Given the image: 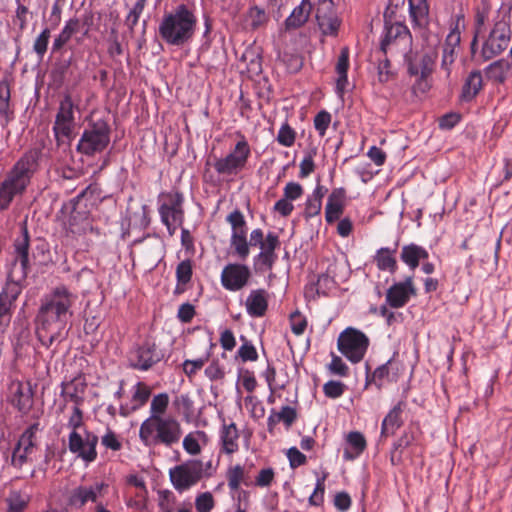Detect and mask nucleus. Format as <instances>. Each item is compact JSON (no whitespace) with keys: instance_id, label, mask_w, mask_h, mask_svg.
Masks as SVG:
<instances>
[{"instance_id":"f257e3e1","label":"nucleus","mask_w":512,"mask_h":512,"mask_svg":"<svg viewBox=\"0 0 512 512\" xmlns=\"http://www.w3.org/2000/svg\"><path fill=\"white\" fill-rule=\"evenodd\" d=\"M77 300V294L65 285L56 286L41 297L35 327L42 346L50 349L67 339L70 330L68 324L73 318V307ZM55 352L56 348L53 349Z\"/></svg>"},{"instance_id":"f03ea898","label":"nucleus","mask_w":512,"mask_h":512,"mask_svg":"<svg viewBox=\"0 0 512 512\" xmlns=\"http://www.w3.org/2000/svg\"><path fill=\"white\" fill-rule=\"evenodd\" d=\"M39 155V150L28 151L0 181V212L8 210L13 200L24 194L36 170Z\"/></svg>"},{"instance_id":"7ed1b4c3","label":"nucleus","mask_w":512,"mask_h":512,"mask_svg":"<svg viewBox=\"0 0 512 512\" xmlns=\"http://www.w3.org/2000/svg\"><path fill=\"white\" fill-rule=\"evenodd\" d=\"M438 50L435 45L422 46L420 49L410 50L402 58L407 67V73L415 77L411 92L416 98H422L432 88V75L436 68Z\"/></svg>"},{"instance_id":"20e7f679","label":"nucleus","mask_w":512,"mask_h":512,"mask_svg":"<svg viewBox=\"0 0 512 512\" xmlns=\"http://www.w3.org/2000/svg\"><path fill=\"white\" fill-rule=\"evenodd\" d=\"M196 27L197 17L194 12L187 5L180 4L163 15L158 30L166 44L182 47L192 40Z\"/></svg>"},{"instance_id":"39448f33","label":"nucleus","mask_w":512,"mask_h":512,"mask_svg":"<svg viewBox=\"0 0 512 512\" xmlns=\"http://www.w3.org/2000/svg\"><path fill=\"white\" fill-rule=\"evenodd\" d=\"M181 436V424L171 416L148 417L139 429V438L146 447H172L180 441Z\"/></svg>"},{"instance_id":"423d86ee","label":"nucleus","mask_w":512,"mask_h":512,"mask_svg":"<svg viewBox=\"0 0 512 512\" xmlns=\"http://www.w3.org/2000/svg\"><path fill=\"white\" fill-rule=\"evenodd\" d=\"M96 191V186L89 185L75 198L63 205L61 212L67 215L64 221L67 234L82 235L91 228L90 211L85 200L92 198Z\"/></svg>"},{"instance_id":"0eeeda50","label":"nucleus","mask_w":512,"mask_h":512,"mask_svg":"<svg viewBox=\"0 0 512 512\" xmlns=\"http://www.w3.org/2000/svg\"><path fill=\"white\" fill-rule=\"evenodd\" d=\"M413 43L412 35L408 27L400 22H385L380 50L386 56L384 67H388L390 60L388 57L397 59L403 58L410 50Z\"/></svg>"},{"instance_id":"6e6552de","label":"nucleus","mask_w":512,"mask_h":512,"mask_svg":"<svg viewBox=\"0 0 512 512\" xmlns=\"http://www.w3.org/2000/svg\"><path fill=\"white\" fill-rule=\"evenodd\" d=\"M111 129L105 120L90 123L83 131L77 151L86 156L103 152L110 143Z\"/></svg>"},{"instance_id":"1a4fd4ad","label":"nucleus","mask_w":512,"mask_h":512,"mask_svg":"<svg viewBox=\"0 0 512 512\" xmlns=\"http://www.w3.org/2000/svg\"><path fill=\"white\" fill-rule=\"evenodd\" d=\"M239 140L231 151L221 158H217L213 164L215 171L220 175L235 176L246 168L251 157V148L241 133H238Z\"/></svg>"},{"instance_id":"9d476101","label":"nucleus","mask_w":512,"mask_h":512,"mask_svg":"<svg viewBox=\"0 0 512 512\" xmlns=\"http://www.w3.org/2000/svg\"><path fill=\"white\" fill-rule=\"evenodd\" d=\"M337 347L349 361L359 363L368 350L369 338L362 331L347 327L339 334Z\"/></svg>"},{"instance_id":"9b49d317","label":"nucleus","mask_w":512,"mask_h":512,"mask_svg":"<svg viewBox=\"0 0 512 512\" xmlns=\"http://www.w3.org/2000/svg\"><path fill=\"white\" fill-rule=\"evenodd\" d=\"M165 201L159 206L162 223L172 235L184 221V196L179 191L167 192L161 195Z\"/></svg>"},{"instance_id":"f8f14e48","label":"nucleus","mask_w":512,"mask_h":512,"mask_svg":"<svg viewBox=\"0 0 512 512\" xmlns=\"http://www.w3.org/2000/svg\"><path fill=\"white\" fill-rule=\"evenodd\" d=\"M510 41L511 30L509 24L505 20L496 22L482 44L480 56L483 61L491 60L500 55L508 48Z\"/></svg>"},{"instance_id":"ddd939ff","label":"nucleus","mask_w":512,"mask_h":512,"mask_svg":"<svg viewBox=\"0 0 512 512\" xmlns=\"http://www.w3.org/2000/svg\"><path fill=\"white\" fill-rule=\"evenodd\" d=\"M203 476V463L200 460H189L171 468L170 481L178 492L189 490Z\"/></svg>"},{"instance_id":"4468645a","label":"nucleus","mask_w":512,"mask_h":512,"mask_svg":"<svg viewBox=\"0 0 512 512\" xmlns=\"http://www.w3.org/2000/svg\"><path fill=\"white\" fill-rule=\"evenodd\" d=\"M98 441V436L88 430H84L83 434L79 431H71L68 436V449L77 458L90 464L97 459Z\"/></svg>"},{"instance_id":"2eb2a0df","label":"nucleus","mask_w":512,"mask_h":512,"mask_svg":"<svg viewBox=\"0 0 512 512\" xmlns=\"http://www.w3.org/2000/svg\"><path fill=\"white\" fill-rule=\"evenodd\" d=\"M163 357L164 354L154 342L145 341L130 352L128 357L129 367L139 371H148L159 363Z\"/></svg>"},{"instance_id":"dca6fc26","label":"nucleus","mask_w":512,"mask_h":512,"mask_svg":"<svg viewBox=\"0 0 512 512\" xmlns=\"http://www.w3.org/2000/svg\"><path fill=\"white\" fill-rule=\"evenodd\" d=\"M74 107L75 105L69 94H66L59 103L53 125V133L58 142L61 138L70 139L73 134L75 126Z\"/></svg>"},{"instance_id":"f3484780","label":"nucleus","mask_w":512,"mask_h":512,"mask_svg":"<svg viewBox=\"0 0 512 512\" xmlns=\"http://www.w3.org/2000/svg\"><path fill=\"white\" fill-rule=\"evenodd\" d=\"M39 431V423L30 425L20 436L12 453L11 463L21 469L31 461V456L36 450V433Z\"/></svg>"},{"instance_id":"a211bd4d","label":"nucleus","mask_w":512,"mask_h":512,"mask_svg":"<svg viewBox=\"0 0 512 512\" xmlns=\"http://www.w3.org/2000/svg\"><path fill=\"white\" fill-rule=\"evenodd\" d=\"M251 277L248 266L239 263L227 264L221 272V284L228 291H239L244 288Z\"/></svg>"},{"instance_id":"6ab92c4d","label":"nucleus","mask_w":512,"mask_h":512,"mask_svg":"<svg viewBox=\"0 0 512 512\" xmlns=\"http://www.w3.org/2000/svg\"><path fill=\"white\" fill-rule=\"evenodd\" d=\"M316 19L321 32L326 36H337L341 19L338 17L332 0H320Z\"/></svg>"},{"instance_id":"aec40b11","label":"nucleus","mask_w":512,"mask_h":512,"mask_svg":"<svg viewBox=\"0 0 512 512\" xmlns=\"http://www.w3.org/2000/svg\"><path fill=\"white\" fill-rule=\"evenodd\" d=\"M417 289L412 276H408L404 281L396 282L391 285L386 292V303L391 308L399 309L404 307L411 299L416 296Z\"/></svg>"},{"instance_id":"412c9836","label":"nucleus","mask_w":512,"mask_h":512,"mask_svg":"<svg viewBox=\"0 0 512 512\" xmlns=\"http://www.w3.org/2000/svg\"><path fill=\"white\" fill-rule=\"evenodd\" d=\"M280 246L279 236L274 232L267 234V243L260 252L253 257V267L256 272H266L273 269L278 256L276 249Z\"/></svg>"},{"instance_id":"4be33fe9","label":"nucleus","mask_w":512,"mask_h":512,"mask_svg":"<svg viewBox=\"0 0 512 512\" xmlns=\"http://www.w3.org/2000/svg\"><path fill=\"white\" fill-rule=\"evenodd\" d=\"M346 202V189L334 188L328 196L325 206V219L328 224L338 220L344 212Z\"/></svg>"},{"instance_id":"5701e85b","label":"nucleus","mask_w":512,"mask_h":512,"mask_svg":"<svg viewBox=\"0 0 512 512\" xmlns=\"http://www.w3.org/2000/svg\"><path fill=\"white\" fill-rule=\"evenodd\" d=\"M151 396L150 387L144 382H137L133 386L132 397L130 404L120 406V415L127 417L131 413L142 408L149 400Z\"/></svg>"},{"instance_id":"b1692460","label":"nucleus","mask_w":512,"mask_h":512,"mask_svg":"<svg viewBox=\"0 0 512 512\" xmlns=\"http://www.w3.org/2000/svg\"><path fill=\"white\" fill-rule=\"evenodd\" d=\"M407 407L406 401H399L384 417L381 424V437H389L404 424L402 414Z\"/></svg>"},{"instance_id":"393cba45","label":"nucleus","mask_w":512,"mask_h":512,"mask_svg":"<svg viewBox=\"0 0 512 512\" xmlns=\"http://www.w3.org/2000/svg\"><path fill=\"white\" fill-rule=\"evenodd\" d=\"M246 311L254 318L263 317L268 310V293L265 289L251 290L245 301Z\"/></svg>"},{"instance_id":"a878e982","label":"nucleus","mask_w":512,"mask_h":512,"mask_svg":"<svg viewBox=\"0 0 512 512\" xmlns=\"http://www.w3.org/2000/svg\"><path fill=\"white\" fill-rule=\"evenodd\" d=\"M239 430L234 422L223 424L219 431L221 451L227 455L236 453L239 450Z\"/></svg>"},{"instance_id":"bb28decb","label":"nucleus","mask_w":512,"mask_h":512,"mask_svg":"<svg viewBox=\"0 0 512 512\" xmlns=\"http://www.w3.org/2000/svg\"><path fill=\"white\" fill-rule=\"evenodd\" d=\"M21 237L14 241V250L16 253V261L20 262V269L22 270V278H26L29 269V248L30 237L26 224L21 227Z\"/></svg>"},{"instance_id":"cd10ccee","label":"nucleus","mask_w":512,"mask_h":512,"mask_svg":"<svg viewBox=\"0 0 512 512\" xmlns=\"http://www.w3.org/2000/svg\"><path fill=\"white\" fill-rule=\"evenodd\" d=\"M429 253L423 247L416 243L403 245L400 252V259L410 270L414 271L421 261L428 260Z\"/></svg>"},{"instance_id":"c85d7f7f","label":"nucleus","mask_w":512,"mask_h":512,"mask_svg":"<svg viewBox=\"0 0 512 512\" xmlns=\"http://www.w3.org/2000/svg\"><path fill=\"white\" fill-rule=\"evenodd\" d=\"M107 487V485L103 482L95 483V485L87 487V486H79L73 490L70 496V503L76 507L84 506L88 501L96 502L98 493Z\"/></svg>"},{"instance_id":"c756f323","label":"nucleus","mask_w":512,"mask_h":512,"mask_svg":"<svg viewBox=\"0 0 512 512\" xmlns=\"http://www.w3.org/2000/svg\"><path fill=\"white\" fill-rule=\"evenodd\" d=\"M298 413L294 407L283 406L280 411L272 409L267 418V429L269 433H273L277 424L282 422L289 429L297 420Z\"/></svg>"},{"instance_id":"7c9ffc66","label":"nucleus","mask_w":512,"mask_h":512,"mask_svg":"<svg viewBox=\"0 0 512 512\" xmlns=\"http://www.w3.org/2000/svg\"><path fill=\"white\" fill-rule=\"evenodd\" d=\"M312 8L310 0H302L286 18L284 22L285 29L289 31L302 27L308 21Z\"/></svg>"},{"instance_id":"2f4dec72","label":"nucleus","mask_w":512,"mask_h":512,"mask_svg":"<svg viewBox=\"0 0 512 512\" xmlns=\"http://www.w3.org/2000/svg\"><path fill=\"white\" fill-rule=\"evenodd\" d=\"M349 57V47H342L335 66V71L338 74V78L336 80V92L341 96L344 94L348 84V70L350 66Z\"/></svg>"},{"instance_id":"473e14b6","label":"nucleus","mask_w":512,"mask_h":512,"mask_svg":"<svg viewBox=\"0 0 512 512\" xmlns=\"http://www.w3.org/2000/svg\"><path fill=\"white\" fill-rule=\"evenodd\" d=\"M397 248L381 247L373 256V261L376 267L380 271H388L394 274L398 269V263L396 259Z\"/></svg>"},{"instance_id":"72a5a7b5","label":"nucleus","mask_w":512,"mask_h":512,"mask_svg":"<svg viewBox=\"0 0 512 512\" xmlns=\"http://www.w3.org/2000/svg\"><path fill=\"white\" fill-rule=\"evenodd\" d=\"M346 442L349 448L344 450L345 460H354L359 457L367 447L364 435L358 431L349 432L346 436Z\"/></svg>"},{"instance_id":"f704fd0d","label":"nucleus","mask_w":512,"mask_h":512,"mask_svg":"<svg viewBox=\"0 0 512 512\" xmlns=\"http://www.w3.org/2000/svg\"><path fill=\"white\" fill-rule=\"evenodd\" d=\"M483 79L480 71H472L466 78L460 98L462 101L469 102L473 100L482 89Z\"/></svg>"},{"instance_id":"c9c22d12","label":"nucleus","mask_w":512,"mask_h":512,"mask_svg":"<svg viewBox=\"0 0 512 512\" xmlns=\"http://www.w3.org/2000/svg\"><path fill=\"white\" fill-rule=\"evenodd\" d=\"M398 368L396 362L393 359H389L386 363L377 367L371 375V380L376 383L378 388H381L384 380L390 382L397 381Z\"/></svg>"},{"instance_id":"e433bc0d","label":"nucleus","mask_w":512,"mask_h":512,"mask_svg":"<svg viewBox=\"0 0 512 512\" xmlns=\"http://www.w3.org/2000/svg\"><path fill=\"white\" fill-rule=\"evenodd\" d=\"M12 404L23 414L33 405V394L29 386L18 383L12 396Z\"/></svg>"},{"instance_id":"4c0bfd02","label":"nucleus","mask_w":512,"mask_h":512,"mask_svg":"<svg viewBox=\"0 0 512 512\" xmlns=\"http://www.w3.org/2000/svg\"><path fill=\"white\" fill-rule=\"evenodd\" d=\"M80 29V21L77 18L69 19L59 35L54 39L52 45V52L56 53L66 45L71 37L76 34Z\"/></svg>"},{"instance_id":"58836bf2","label":"nucleus","mask_w":512,"mask_h":512,"mask_svg":"<svg viewBox=\"0 0 512 512\" xmlns=\"http://www.w3.org/2000/svg\"><path fill=\"white\" fill-rule=\"evenodd\" d=\"M14 272L13 269L11 273L9 274V280L7 281L5 287L3 288L2 292L0 293V298H3V300L11 303L14 305L15 301L19 297V295L22 292L23 289V282L26 278H22V273L20 274L18 279H14Z\"/></svg>"},{"instance_id":"ea45409f","label":"nucleus","mask_w":512,"mask_h":512,"mask_svg":"<svg viewBox=\"0 0 512 512\" xmlns=\"http://www.w3.org/2000/svg\"><path fill=\"white\" fill-rule=\"evenodd\" d=\"M85 388V383L74 379L68 383H63L62 395L66 400L73 402L74 406L80 407L84 402L83 394L85 392Z\"/></svg>"},{"instance_id":"a19ab883","label":"nucleus","mask_w":512,"mask_h":512,"mask_svg":"<svg viewBox=\"0 0 512 512\" xmlns=\"http://www.w3.org/2000/svg\"><path fill=\"white\" fill-rule=\"evenodd\" d=\"M511 70V63L506 59L494 61L485 69L486 76L497 83H504Z\"/></svg>"},{"instance_id":"79ce46f5","label":"nucleus","mask_w":512,"mask_h":512,"mask_svg":"<svg viewBox=\"0 0 512 512\" xmlns=\"http://www.w3.org/2000/svg\"><path fill=\"white\" fill-rule=\"evenodd\" d=\"M230 247L233 254L241 260H246L250 254V247L247 240V231L231 233Z\"/></svg>"},{"instance_id":"37998d69","label":"nucleus","mask_w":512,"mask_h":512,"mask_svg":"<svg viewBox=\"0 0 512 512\" xmlns=\"http://www.w3.org/2000/svg\"><path fill=\"white\" fill-rule=\"evenodd\" d=\"M175 274L177 285L174 292L179 294L184 291V286L188 284L192 279V261L190 259L181 261L176 267Z\"/></svg>"},{"instance_id":"c03bdc74","label":"nucleus","mask_w":512,"mask_h":512,"mask_svg":"<svg viewBox=\"0 0 512 512\" xmlns=\"http://www.w3.org/2000/svg\"><path fill=\"white\" fill-rule=\"evenodd\" d=\"M465 29V19L463 15H456L451 23L450 31L446 36L444 45L458 48L461 42V32Z\"/></svg>"},{"instance_id":"a18cd8bd","label":"nucleus","mask_w":512,"mask_h":512,"mask_svg":"<svg viewBox=\"0 0 512 512\" xmlns=\"http://www.w3.org/2000/svg\"><path fill=\"white\" fill-rule=\"evenodd\" d=\"M410 16L413 22L422 26L427 22L429 7L427 0H409Z\"/></svg>"},{"instance_id":"49530a36","label":"nucleus","mask_w":512,"mask_h":512,"mask_svg":"<svg viewBox=\"0 0 512 512\" xmlns=\"http://www.w3.org/2000/svg\"><path fill=\"white\" fill-rule=\"evenodd\" d=\"M7 504L6 512H24L29 503V497L18 490L10 491L5 498Z\"/></svg>"},{"instance_id":"de8ad7c7","label":"nucleus","mask_w":512,"mask_h":512,"mask_svg":"<svg viewBox=\"0 0 512 512\" xmlns=\"http://www.w3.org/2000/svg\"><path fill=\"white\" fill-rule=\"evenodd\" d=\"M226 478L230 491L239 490L244 480V467L240 464L230 466L226 472Z\"/></svg>"},{"instance_id":"09e8293b","label":"nucleus","mask_w":512,"mask_h":512,"mask_svg":"<svg viewBox=\"0 0 512 512\" xmlns=\"http://www.w3.org/2000/svg\"><path fill=\"white\" fill-rule=\"evenodd\" d=\"M158 495V507L161 512H174L177 504V497L175 494L168 489L159 490Z\"/></svg>"},{"instance_id":"8fccbe9b","label":"nucleus","mask_w":512,"mask_h":512,"mask_svg":"<svg viewBox=\"0 0 512 512\" xmlns=\"http://www.w3.org/2000/svg\"><path fill=\"white\" fill-rule=\"evenodd\" d=\"M169 405V396L167 393H159L154 395L150 404V416L149 417H164Z\"/></svg>"},{"instance_id":"3c124183","label":"nucleus","mask_w":512,"mask_h":512,"mask_svg":"<svg viewBox=\"0 0 512 512\" xmlns=\"http://www.w3.org/2000/svg\"><path fill=\"white\" fill-rule=\"evenodd\" d=\"M328 474L324 473L321 477L317 478L316 485L313 493L309 497V504L312 506L319 507L324 503L325 494V480Z\"/></svg>"},{"instance_id":"603ef678","label":"nucleus","mask_w":512,"mask_h":512,"mask_svg":"<svg viewBox=\"0 0 512 512\" xmlns=\"http://www.w3.org/2000/svg\"><path fill=\"white\" fill-rule=\"evenodd\" d=\"M240 339L243 342V344L239 347L237 351L238 357L243 362L256 361L258 359V353L255 346L250 341H248L244 336H241Z\"/></svg>"},{"instance_id":"864d4df0","label":"nucleus","mask_w":512,"mask_h":512,"mask_svg":"<svg viewBox=\"0 0 512 512\" xmlns=\"http://www.w3.org/2000/svg\"><path fill=\"white\" fill-rule=\"evenodd\" d=\"M277 142L285 147H291L295 143L296 132L295 130L286 122L284 123L277 134Z\"/></svg>"},{"instance_id":"5fc2aeb1","label":"nucleus","mask_w":512,"mask_h":512,"mask_svg":"<svg viewBox=\"0 0 512 512\" xmlns=\"http://www.w3.org/2000/svg\"><path fill=\"white\" fill-rule=\"evenodd\" d=\"M51 36V30L44 28L39 36L35 39L33 44V51L38 55L39 58H43L47 51L49 39Z\"/></svg>"},{"instance_id":"6e6d98bb","label":"nucleus","mask_w":512,"mask_h":512,"mask_svg":"<svg viewBox=\"0 0 512 512\" xmlns=\"http://www.w3.org/2000/svg\"><path fill=\"white\" fill-rule=\"evenodd\" d=\"M226 221L230 224L232 233H235L236 231H247L245 217L239 209H236L233 212H231L226 217Z\"/></svg>"},{"instance_id":"4d7b16f0","label":"nucleus","mask_w":512,"mask_h":512,"mask_svg":"<svg viewBox=\"0 0 512 512\" xmlns=\"http://www.w3.org/2000/svg\"><path fill=\"white\" fill-rule=\"evenodd\" d=\"M196 435H204V432L189 433L183 439V448L190 455H198L201 452V446Z\"/></svg>"},{"instance_id":"13d9d810","label":"nucleus","mask_w":512,"mask_h":512,"mask_svg":"<svg viewBox=\"0 0 512 512\" xmlns=\"http://www.w3.org/2000/svg\"><path fill=\"white\" fill-rule=\"evenodd\" d=\"M322 210V202L317 201L315 199H312L310 197H307L305 203H304V210H303V218L306 221L311 220L314 217H317L320 215Z\"/></svg>"},{"instance_id":"bf43d9fd","label":"nucleus","mask_w":512,"mask_h":512,"mask_svg":"<svg viewBox=\"0 0 512 512\" xmlns=\"http://www.w3.org/2000/svg\"><path fill=\"white\" fill-rule=\"evenodd\" d=\"M214 506L215 501L210 492L201 493L195 498V507L198 512H210Z\"/></svg>"},{"instance_id":"052dcab7","label":"nucleus","mask_w":512,"mask_h":512,"mask_svg":"<svg viewBox=\"0 0 512 512\" xmlns=\"http://www.w3.org/2000/svg\"><path fill=\"white\" fill-rule=\"evenodd\" d=\"M207 361L208 356L204 358H198L195 360L187 359L182 364L183 371L187 375V377L191 379L197 374L198 371H200L203 368Z\"/></svg>"},{"instance_id":"680f3d73","label":"nucleus","mask_w":512,"mask_h":512,"mask_svg":"<svg viewBox=\"0 0 512 512\" xmlns=\"http://www.w3.org/2000/svg\"><path fill=\"white\" fill-rule=\"evenodd\" d=\"M330 123H331V114L326 110H322V111L318 112L314 118L315 130L322 137L326 134V131H327Z\"/></svg>"},{"instance_id":"e2e57ef3","label":"nucleus","mask_w":512,"mask_h":512,"mask_svg":"<svg viewBox=\"0 0 512 512\" xmlns=\"http://www.w3.org/2000/svg\"><path fill=\"white\" fill-rule=\"evenodd\" d=\"M303 194L304 188L298 182L290 181L283 188V197L290 200L291 202L300 199Z\"/></svg>"},{"instance_id":"0e129e2a","label":"nucleus","mask_w":512,"mask_h":512,"mask_svg":"<svg viewBox=\"0 0 512 512\" xmlns=\"http://www.w3.org/2000/svg\"><path fill=\"white\" fill-rule=\"evenodd\" d=\"M290 324L293 334L300 336L306 330L307 319L299 311H295L290 315Z\"/></svg>"},{"instance_id":"69168bd1","label":"nucleus","mask_w":512,"mask_h":512,"mask_svg":"<svg viewBox=\"0 0 512 512\" xmlns=\"http://www.w3.org/2000/svg\"><path fill=\"white\" fill-rule=\"evenodd\" d=\"M10 85L7 80L0 81V115H6L10 104Z\"/></svg>"},{"instance_id":"338daca9","label":"nucleus","mask_w":512,"mask_h":512,"mask_svg":"<svg viewBox=\"0 0 512 512\" xmlns=\"http://www.w3.org/2000/svg\"><path fill=\"white\" fill-rule=\"evenodd\" d=\"M345 385L340 381L330 380L323 386V392L328 398L336 399L342 396Z\"/></svg>"},{"instance_id":"774afa93","label":"nucleus","mask_w":512,"mask_h":512,"mask_svg":"<svg viewBox=\"0 0 512 512\" xmlns=\"http://www.w3.org/2000/svg\"><path fill=\"white\" fill-rule=\"evenodd\" d=\"M286 455L292 469L298 468L307 463V457L296 447L289 448Z\"/></svg>"}]
</instances>
